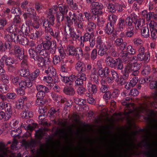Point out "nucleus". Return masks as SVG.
Segmentation results:
<instances>
[{
	"label": "nucleus",
	"mask_w": 157,
	"mask_h": 157,
	"mask_svg": "<svg viewBox=\"0 0 157 157\" xmlns=\"http://www.w3.org/2000/svg\"><path fill=\"white\" fill-rule=\"evenodd\" d=\"M121 103L123 105H126L127 109L128 110V112L125 111L124 113L125 116L128 119L131 118V116L136 117H139V113L146 110L145 106L144 105H141L139 107L136 108L134 104H129L125 100H122Z\"/></svg>",
	"instance_id": "f257e3e1"
},
{
	"label": "nucleus",
	"mask_w": 157,
	"mask_h": 157,
	"mask_svg": "<svg viewBox=\"0 0 157 157\" xmlns=\"http://www.w3.org/2000/svg\"><path fill=\"white\" fill-rule=\"evenodd\" d=\"M29 52L30 57L34 59L36 58V56L39 55L43 56L47 55L46 51L43 49L41 45H38L36 48L35 50L32 48L30 49L29 50Z\"/></svg>",
	"instance_id": "f03ea898"
},
{
	"label": "nucleus",
	"mask_w": 157,
	"mask_h": 157,
	"mask_svg": "<svg viewBox=\"0 0 157 157\" xmlns=\"http://www.w3.org/2000/svg\"><path fill=\"white\" fill-rule=\"evenodd\" d=\"M53 10H50L48 12L47 15V18L44 21H43V26L45 28V31H47V29L50 28L51 25L54 24L55 18L53 15H52Z\"/></svg>",
	"instance_id": "7ed1b4c3"
},
{
	"label": "nucleus",
	"mask_w": 157,
	"mask_h": 157,
	"mask_svg": "<svg viewBox=\"0 0 157 157\" xmlns=\"http://www.w3.org/2000/svg\"><path fill=\"white\" fill-rule=\"evenodd\" d=\"M15 63L14 59L10 57H7L6 56H4L2 57L0 60V65L1 67H3L5 63L9 66V69L10 71H12L15 69V68L12 66V64Z\"/></svg>",
	"instance_id": "20e7f679"
},
{
	"label": "nucleus",
	"mask_w": 157,
	"mask_h": 157,
	"mask_svg": "<svg viewBox=\"0 0 157 157\" xmlns=\"http://www.w3.org/2000/svg\"><path fill=\"white\" fill-rule=\"evenodd\" d=\"M58 8L60 12L62 14V17L61 20V21L64 20L66 23L70 25L72 24L73 22L69 16H64V15L67 12L68 10L67 6L59 5Z\"/></svg>",
	"instance_id": "39448f33"
},
{
	"label": "nucleus",
	"mask_w": 157,
	"mask_h": 157,
	"mask_svg": "<svg viewBox=\"0 0 157 157\" xmlns=\"http://www.w3.org/2000/svg\"><path fill=\"white\" fill-rule=\"evenodd\" d=\"M145 48L143 46H141L138 48V54L137 55V58L139 60L145 61L150 58L149 52H145Z\"/></svg>",
	"instance_id": "423d86ee"
},
{
	"label": "nucleus",
	"mask_w": 157,
	"mask_h": 157,
	"mask_svg": "<svg viewBox=\"0 0 157 157\" xmlns=\"http://www.w3.org/2000/svg\"><path fill=\"white\" fill-rule=\"evenodd\" d=\"M148 145H149L151 155L152 157H157V137L151 140Z\"/></svg>",
	"instance_id": "0eeeda50"
},
{
	"label": "nucleus",
	"mask_w": 157,
	"mask_h": 157,
	"mask_svg": "<svg viewBox=\"0 0 157 157\" xmlns=\"http://www.w3.org/2000/svg\"><path fill=\"white\" fill-rule=\"evenodd\" d=\"M68 15L71 18V17L72 20L73 21L75 24L78 26V27L80 29H82L83 27V24L81 22H78L79 20V14L74 13L72 15V13L71 12H69Z\"/></svg>",
	"instance_id": "6e6552de"
},
{
	"label": "nucleus",
	"mask_w": 157,
	"mask_h": 157,
	"mask_svg": "<svg viewBox=\"0 0 157 157\" xmlns=\"http://www.w3.org/2000/svg\"><path fill=\"white\" fill-rule=\"evenodd\" d=\"M112 47V44L110 43H106V44L97 47L99 48L98 53L99 55L103 56L106 53L108 49H110Z\"/></svg>",
	"instance_id": "1a4fd4ad"
},
{
	"label": "nucleus",
	"mask_w": 157,
	"mask_h": 157,
	"mask_svg": "<svg viewBox=\"0 0 157 157\" xmlns=\"http://www.w3.org/2000/svg\"><path fill=\"white\" fill-rule=\"evenodd\" d=\"M10 108L6 110L5 113L2 111L0 112V119L7 121L10 119L12 116V110H10Z\"/></svg>",
	"instance_id": "9d476101"
},
{
	"label": "nucleus",
	"mask_w": 157,
	"mask_h": 157,
	"mask_svg": "<svg viewBox=\"0 0 157 157\" xmlns=\"http://www.w3.org/2000/svg\"><path fill=\"white\" fill-rule=\"evenodd\" d=\"M21 36L15 35V34H10L6 35L5 38V40L9 42L13 41L15 42H18L19 38L21 37Z\"/></svg>",
	"instance_id": "9b49d317"
},
{
	"label": "nucleus",
	"mask_w": 157,
	"mask_h": 157,
	"mask_svg": "<svg viewBox=\"0 0 157 157\" xmlns=\"http://www.w3.org/2000/svg\"><path fill=\"white\" fill-rule=\"evenodd\" d=\"M45 93L38 92L37 93L36 95L37 99L36 101L37 105L41 106L46 103V101H44L45 100L44 99V97L45 96Z\"/></svg>",
	"instance_id": "f8f14e48"
},
{
	"label": "nucleus",
	"mask_w": 157,
	"mask_h": 157,
	"mask_svg": "<svg viewBox=\"0 0 157 157\" xmlns=\"http://www.w3.org/2000/svg\"><path fill=\"white\" fill-rule=\"evenodd\" d=\"M86 79V74L84 73H79L78 78L75 81V86H78L81 85L83 84V82L85 81Z\"/></svg>",
	"instance_id": "ddd939ff"
},
{
	"label": "nucleus",
	"mask_w": 157,
	"mask_h": 157,
	"mask_svg": "<svg viewBox=\"0 0 157 157\" xmlns=\"http://www.w3.org/2000/svg\"><path fill=\"white\" fill-rule=\"evenodd\" d=\"M19 86L22 89H26L32 86V83L30 80H21L18 83Z\"/></svg>",
	"instance_id": "4468645a"
},
{
	"label": "nucleus",
	"mask_w": 157,
	"mask_h": 157,
	"mask_svg": "<svg viewBox=\"0 0 157 157\" xmlns=\"http://www.w3.org/2000/svg\"><path fill=\"white\" fill-rule=\"evenodd\" d=\"M75 68L79 73H82L86 70L85 65L82 62L78 61L75 65Z\"/></svg>",
	"instance_id": "2eb2a0df"
},
{
	"label": "nucleus",
	"mask_w": 157,
	"mask_h": 157,
	"mask_svg": "<svg viewBox=\"0 0 157 157\" xmlns=\"http://www.w3.org/2000/svg\"><path fill=\"white\" fill-rule=\"evenodd\" d=\"M114 44L122 51L124 50L126 46V43H124L123 40L121 38L117 39L114 42Z\"/></svg>",
	"instance_id": "dca6fc26"
},
{
	"label": "nucleus",
	"mask_w": 157,
	"mask_h": 157,
	"mask_svg": "<svg viewBox=\"0 0 157 157\" xmlns=\"http://www.w3.org/2000/svg\"><path fill=\"white\" fill-rule=\"evenodd\" d=\"M135 60L134 59H132L131 61V62L128 63L124 69V72L125 73H124V75L126 76H128V73L131 72L132 70H134L133 67V63H131V61L133 60Z\"/></svg>",
	"instance_id": "f3484780"
},
{
	"label": "nucleus",
	"mask_w": 157,
	"mask_h": 157,
	"mask_svg": "<svg viewBox=\"0 0 157 157\" xmlns=\"http://www.w3.org/2000/svg\"><path fill=\"white\" fill-rule=\"evenodd\" d=\"M0 75L2 80L3 82L8 83L9 82V77L6 74L5 71L2 68L3 67H1L0 65Z\"/></svg>",
	"instance_id": "a211bd4d"
},
{
	"label": "nucleus",
	"mask_w": 157,
	"mask_h": 157,
	"mask_svg": "<svg viewBox=\"0 0 157 157\" xmlns=\"http://www.w3.org/2000/svg\"><path fill=\"white\" fill-rule=\"evenodd\" d=\"M133 63V67L134 70H132L133 72L132 73V75L133 76H136L138 74L139 72L138 70L140 68V64L137 63V61L135 60H133L131 61V63Z\"/></svg>",
	"instance_id": "6ab92c4d"
},
{
	"label": "nucleus",
	"mask_w": 157,
	"mask_h": 157,
	"mask_svg": "<svg viewBox=\"0 0 157 157\" xmlns=\"http://www.w3.org/2000/svg\"><path fill=\"white\" fill-rule=\"evenodd\" d=\"M110 73V71L108 68L105 67L104 69L101 68L99 69L98 74L101 77L104 76L106 77V75H108Z\"/></svg>",
	"instance_id": "aec40b11"
},
{
	"label": "nucleus",
	"mask_w": 157,
	"mask_h": 157,
	"mask_svg": "<svg viewBox=\"0 0 157 157\" xmlns=\"http://www.w3.org/2000/svg\"><path fill=\"white\" fill-rule=\"evenodd\" d=\"M92 73L91 75V78L95 83L98 82V71L95 68H93L92 71Z\"/></svg>",
	"instance_id": "412c9836"
},
{
	"label": "nucleus",
	"mask_w": 157,
	"mask_h": 157,
	"mask_svg": "<svg viewBox=\"0 0 157 157\" xmlns=\"http://www.w3.org/2000/svg\"><path fill=\"white\" fill-rule=\"evenodd\" d=\"M53 99L57 103H63L66 101V99L64 98L55 94H52V95Z\"/></svg>",
	"instance_id": "4be33fe9"
},
{
	"label": "nucleus",
	"mask_w": 157,
	"mask_h": 157,
	"mask_svg": "<svg viewBox=\"0 0 157 157\" xmlns=\"http://www.w3.org/2000/svg\"><path fill=\"white\" fill-rule=\"evenodd\" d=\"M38 55V56H36V58L34 59L36 61L39 67H41L44 65L45 61L44 58Z\"/></svg>",
	"instance_id": "5701e85b"
},
{
	"label": "nucleus",
	"mask_w": 157,
	"mask_h": 157,
	"mask_svg": "<svg viewBox=\"0 0 157 157\" xmlns=\"http://www.w3.org/2000/svg\"><path fill=\"white\" fill-rule=\"evenodd\" d=\"M134 24L136 29H139L144 25L145 20L143 19H139L137 20L136 22H134Z\"/></svg>",
	"instance_id": "b1692460"
},
{
	"label": "nucleus",
	"mask_w": 157,
	"mask_h": 157,
	"mask_svg": "<svg viewBox=\"0 0 157 157\" xmlns=\"http://www.w3.org/2000/svg\"><path fill=\"white\" fill-rule=\"evenodd\" d=\"M9 107H10V110H12V106L10 104L3 101L0 102V110L5 109L6 111V110Z\"/></svg>",
	"instance_id": "393cba45"
},
{
	"label": "nucleus",
	"mask_w": 157,
	"mask_h": 157,
	"mask_svg": "<svg viewBox=\"0 0 157 157\" xmlns=\"http://www.w3.org/2000/svg\"><path fill=\"white\" fill-rule=\"evenodd\" d=\"M45 72L47 74H48L49 76L51 77L54 76L56 75V70L52 66L48 67L47 70H45Z\"/></svg>",
	"instance_id": "a878e982"
},
{
	"label": "nucleus",
	"mask_w": 157,
	"mask_h": 157,
	"mask_svg": "<svg viewBox=\"0 0 157 157\" xmlns=\"http://www.w3.org/2000/svg\"><path fill=\"white\" fill-rule=\"evenodd\" d=\"M96 25L93 22H89L85 25L86 30L89 32H93L96 28Z\"/></svg>",
	"instance_id": "bb28decb"
},
{
	"label": "nucleus",
	"mask_w": 157,
	"mask_h": 157,
	"mask_svg": "<svg viewBox=\"0 0 157 157\" xmlns=\"http://www.w3.org/2000/svg\"><path fill=\"white\" fill-rule=\"evenodd\" d=\"M18 31L17 28L15 25H12L8 27L7 29V32L8 33L15 34V35H17V33Z\"/></svg>",
	"instance_id": "cd10ccee"
},
{
	"label": "nucleus",
	"mask_w": 157,
	"mask_h": 157,
	"mask_svg": "<svg viewBox=\"0 0 157 157\" xmlns=\"http://www.w3.org/2000/svg\"><path fill=\"white\" fill-rule=\"evenodd\" d=\"M141 35L145 38H148L150 35L149 29L147 27H144L141 30Z\"/></svg>",
	"instance_id": "c85d7f7f"
},
{
	"label": "nucleus",
	"mask_w": 157,
	"mask_h": 157,
	"mask_svg": "<svg viewBox=\"0 0 157 157\" xmlns=\"http://www.w3.org/2000/svg\"><path fill=\"white\" fill-rule=\"evenodd\" d=\"M106 62L108 65L112 67L116 66V61L111 57H107L106 59Z\"/></svg>",
	"instance_id": "c756f323"
},
{
	"label": "nucleus",
	"mask_w": 157,
	"mask_h": 157,
	"mask_svg": "<svg viewBox=\"0 0 157 157\" xmlns=\"http://www.w3.org/2000/svg\"><path fill=\"white\" fill-rule=\"evenodd\" d=\"M27 25L28 26H31L33 27L36 29H38L40 26V23L39 20H34L33 23L32 22V21L31 22H29V21H27Z\"/></svg>",
	"instance_id": "7c9ffc66"
},
{
	"label": "nucleus",
	"mask_w": 157,
	"mask_h": 157,
	"mask_svg": "<svg viewBox=\"0 0 157 157\" xmlns=\"http://www.w3.org/2000/svg\"><path fill=\"white\" fill-rule=\"evenodd\" d=\"M7 149L5 146L2 144H0V157H5L7 156Z\"/></svg>",
	"instance_id": "2f4dec72"
},
{
	"label": "nucleus",
	"mask_w": 157,
	"mask_h": 157,
	"mask_svg": "<svg viewBox=\"0 0 157 157\" xmlns=\"http://www.w3.org/2000/svg\"><path fill=\"white\" fill-rule=\"evenodd\" d=\"M114 30V25L111 23L108 24L106 26L105 30L107 34H111Z\"/></svg>",
	"instance_id": "473e14b6"
},
{
	"label": "nucleus",
	"mask_w": 157,
	"mask_h": 157,
	"mask_svg": "<svg viewBox=\"0 0 157 157\" xmlns=\"http://www.w3.org/2000/svg\"><path fill=\"white\" fill-rule=\"evenodd\" d=\"M87 88L89 91L93 93L96 92L97 90L96 87L95 85H93L90 83H89L87 84Z\"/></svg>",
	"instance_id": "72a5a7b5"
},
{
	"label": "nucleus",
	"mask_w": 157,
	"mask_h": 157,
	"mask_svg": "<svg viewBox=\"0 0 157 157\" xmlns=\"http://www.w3.org/2000/svg\"><path fill=\"white\" fill-rule=\"evenodd\" d=\"M15 53L20 59H22L23 57V55L22 54V51L19 46H15L14 48Z\"/></svg>",
	"instance_id": "f704fd0d"
},
{
	"label": "nucleus",
	"mask_w": 157,
	"mask_h": 157,
	"mask_svg": "<svg viewBox=\"0 0 157 157\" xmlns=\"http://www.w3.org/2000/svg\"><path fill=\"white\" fill-rule=\"evenodd\" d=\"M63 91L65 94L68 95H72L75 93L74 90L71 87H65Z\"/></svg>",
	"instance_id": "c9c22d12"
},
{
	"label": "nucleus",
	"mask_w": 157,
	"mask_h": 157,
	"mask_svg": "<svg viewBox=\"0 0 157 157\" xmlns=\"http://www.w3.org/2000/svg\"><path fill=\"white\" fill-rule=\"evenodd\" d=\"M52 42L49 40H48L46 42L42 43L40 45H42V47L43 49L46 51V50H49L50 48L51 47L52 45Z\"/></svg>",
	"instance_id": "e433bc0d"
},
{
	"label": "nucleus",
	"mask_w": 157,
	"mask_h": 157,
	"mask_svg": "<svg viewBox=\"0 0 157 157\" xmlns=\"http://www.w3.org/2000/svg\"><path fill=\"white\" fill-rule=\"evenodd\" d=\"M23 16L25 21V23L26 25H27V21H29L30 22H31V21H32V18H33L35 17L32 15L30 14L28 12L24 13L23 15Z\"/></svg>",
	"instance_id": "4c0bfd02"
},
{
	"label": "nucleus",
	"mask_w": 157,
	"mask_h": 157,
	"mask_svg": "<svg viewBox=\"0 0 157 157\" xmlns=\"http://www.w3.org/2000/svg\"><path fill=\"white\" fill-rule=\"evenodd\" d=\"M36 88L38 92H49L48 89L42 85H38L36 86Z\"/></svg>",
	"instance_id": "58836bf2"
},
{
	"label": "nucleus",
	"mask_w": 157,
	"mask_h": 157,
	"mask_svg": "<svg viewBox=\"0 0 157 157\" xmlns=\"http://www.w3.org/2000/svg\"><path fill=\"white\" fill-rule=\"evenodd\" d=\"M69 25L68 24V26H69ZM69 28V30L70 31V36L72 38L73 40L76 39L79 37V36L77 35L74 32V29H72L71 28H70L69 26H68Z\"/></svg>",
	"instance_id": "ea45409f"
},
{
	"label": "nucleus",
	"mask_w": 157,
	"mask_h": 157,
	"mask_svg": "<svg viewBox=\"0 0 157 157\" xmlns=\"http://www.w3.org/2000/svg\"><path fill=\"white\" fill-rule=\"evenodd\" d=\"M20 75L22 77H25L29 74V70L27 68H23L19 71Z\"/></svg>",
	"instance_id": "a19ab883"
},
{
	"label": "nucleus",
	"mask_w": 157,
	"mask_h": 157,
	"mask_svg": "<svg viewBox=\"0 0 157 157\" xmlns=\"http://www.w3.org/2000/svg\"><path fill=\"white\" fill-rule=\"evenodd\" d=\"M126 50L127 54L131 55H134L136 52V50L131 45H128L127 47Z\"/></svg>",
	"instance_id": "79ce46f5"
},
{
	"label": "nucleus",
	"mask_w": 157,
	"mask_h": 157,
	"mask_svg": "<svg viewBox=\"0 0 157 157\" xmlns=\"http://www.w3.org/2000/svg\"><path fill=\"white\" fill-rule=\"evenodd\" d=\"M109 20L110 21V23H111L113 25L115 23L117 19V17L114 14L110 15L108 17Z\"/></svg>",
	"instance_id": "37998d69"
},
{
	"label": "nucleus",
	"mask_w": 157,
	"mask_h": 157,
	"mask_svg": "<svg viewBox=\"0 0 157 157\" xmlns=\"http://www.w3.org/2000/svg\"><path fill=\"white\" fill-rule=\"evenodd\" d=\"M134 44L136 46H139L142 44L143 43V40L140 38H136L133 40Z\"/></svg>",
	"instance_id": "c03bdc74"
},
{
	"label": "nucleus",
	"mask_w": 157,
	"mask_h": 157,
	"mask_svg": "<svg viewBox=\"0 0 157 157\" xmlns=\"http://www.w3.org/2000/svg\"><path fill=\"white\" fill-rule=\"evenodd\" d=\"M9 86L4 84H0V92L3 93L6 92V91L9 89Z\"/></svg>",
	"instance_id": "a18cd8bd"
},
{
	"label": "nucleus",
	"mask_w": 157,
	"mask_h": 157,
	"mask_svg": "<svg viewBox=\"0 0 157 157\" xmlns=\"http://www.w3.org/2000/svg\"><path fill=\"white\" fill-rule=\"evenodd\" d=\"M92 37V35H91L89 33H85L84 36H81L80 39L81 41L83 40V41H88L90 40Z\"/></svg>",
	"instance_id": "49530a36"
},
{
	"label": "nucleus",
	"mask_w": 157,
	"mask_h": 157,
	"mask_svg": "<svg viewBox=\"0 0 157 157\" xmlns=\"http://www.w3.org/2000/svg\"><path fill=\"white\" fill-rule=\"evenodd\" d=\"M92 7L98 10H101L103 8L102 4L97 2H95L92 4Z\"/></svg>",
	"instance_id": "de8ad7c7"
},
{
	"label": "nucleus",
	"mask_w": 157,
	"mask_h": 157,
	"mask_svg": "<svg viewBox=\"0 0 157 157\" xmlns=\"http://www.w3.org/2000/svg\"><path fill=\"white\" fill-rule=\"evenodd\" d=\"M150 30H157V23L151 21L149 24Z\"/></svg>",
	"instance_id": "09e8293b"
},
{
	"label": "nucleus",
	"mask_w": 157,
	"mask_h": 157,
	"mask_svg": "<svg viewBox=\"0 0 157 157\" xmlns=\"http://www.w3.org/2000/svg\"><path fill=\"white\" fill-rule=\"evenodd\" d=\"M18 123V121L14 119L11 121L10 125L11 127L15 128L17 127Z\"/></svg>",
	"instance_id": "8fccbe9b"
},
{
	"label": "nucleus",
	"mask_w": 157,
	"mask_h": 157,
	"mask_svg": "<svg viewBox=\"0 0 157 157\" xmlns=\"http://www.w3.org/2000/svg\"><path fill=\"white\" fill-rule=\"evenodd\" d=\"M19 41L20 44L24 45L27 44L28 43V39L24 36H22V38L20 40L19 39Z\"/></svg>",
	"instance_id": "3c124183"
},
{
	"label": "nucleus",
	"mask_w": 157,
	"mask_h": 157,
	"mask_svg": "<svg viewBox=\"0 0 157 157\" xmlns=\"http://www.w3.org/2000/svg\"><path fill=\"white\" fill-rule=\"evenodd\" d=\"M67 49L68 51V54L69 55H74L76 53L75 48L71 46L68 48Z\"/></svg>",
	"instance_id": "603ef678"
},
{
	"label": "nucleus",
	"mask_w": 157,
	"mask_h": 157,
	"mask_svg": "<svg viewBox=\"0 0 157 157\" xmlns=\"http://www.w3.org/2000/svg\"><path fill=\"white\" fill-rule=\"evenodd\" d=\"M125 22L124 20L122 18L119 19V22L117 26L120 30L123 29L124 26Z\"/></svg>",
	"instance_id": "864d4df0"
},
{
	"label": "nucleus",
	"mask_w": 157,
	"mask_h": 157,
	"mask_svg": "<svg viewBox=\"0 0 157 157\" xmlns=\"http://www.w3.org/2000/svg\"><path fill=\"white\" fill-rule=\"evenodd\" d=\"M111 72L113 79H115L116 81H118L119 78V76L118 73L113 70H112Z\"/></svg>",
	"instance_id": "5fc2aeb1"
},
{
	"label": "nucleus",
	"mask_w": 157,
	"mask_h": 157,
	"mask_svg": "<svg viewBox=\"0 0 157 157\" xmlns=\"http://www.w3.org/2000/svg\"><path fill=\"white\" fill-rule=\"evenodd\" d=\"M105 44H104L103 43L101 37L100 36H98L96 39V47L97 48Z\"/></svg>",
	"instance_id": "6e6d98bb"
},
{
	"label": "nucleus",
	"mask_w": 157,
	"mask_h": 157,
	"mask_svg": "<svg viewBox=\"0 0 157 157\" xmlns=\"http://www.w3.org/2000/svg\"><path fill=\"white\" fill-rule=\"evenodd\" d=\"M108 8L109 11L112 13L115 12L116 10V6L112 4H109L108 6Z\"/></svg>",
	"instance_id": "4d7b16f0"
},
{
	"label": "nucleus",
	"mask_w": 157,
	"mask_h": 157,
	"mask_svg": "<svg viewBox=\"0 0 157 157\" xmlns=\"http://www.w3.org/2000/svg\"><path fill=\"white\" fill-rule=\"evenodd\" d=\"M135 18H130L129 17H127L126 19V23L128 26H131Z\"/></svg>",
	"instance_id": "13d9d810"
},
{
	"label": "nucleus",
	"mask_w": 157,
	"mask_h": 157,
	"mask_svg": "<svg viewBox=\"0 0 157 157\" xmlns=\"http://www.w3.org/2000/svg\"><path fill=\"white\" fill-rule=\"evenodd\" d=\"M142 13H144L146 14L147 19L148 21L152 18L154 15V13L153 12H150L149 13H147L146 11H143Z\"/></svg>",
	"instance_id": "bf43d9fd"
},
{
	"label": "nucleus",
	"mask_w": 157,
	"mask_h": 157,
	"mask_svg": "<svg viewBox=\"0 0 157 157\" xmlns=\"http://www.w3.org/2000/svg\"><path fill=\"white\" fill-rule=\"evenodd\" d=\"M20 79L21 78L18 76L14 77L12 78V82L14 85H17L18 84V82H20Z\"/></svg>",
	"instance_id": "052dcab7"
},
{
	"label": "nucleus",
	"mask_w": 157,
	"mask_h": 157,
	"mask_svg": "<svg viewBox=\"0 0 157 157\" xmlns=\"http://www.w3.org/2000/svg\"><path fill=\"white\" fill-rule=\"evenodd\" d=\"M91 12L93 14L95 15L101 14L102 13L101 10L95 9L93 7H92V8L91 10Z\"/></svg>",
	"instance_id": "680f3d73"
},
{
	"label": "nucleus",
	"mask_w": 157,
	"mask_h": 157,
	"mask_svg": "<svg viewBox=\"0 0 157 157\" xmlns=\"http://www.w3.org/2000/svg\"><path fill=\"white\" fill-rule=\"evenodd\" d=\"M40 71L39 69H36L34 72H33L31 75V78L34 79V78H36L39 75Z\"/></svg>",
	"instance_id": "e2e57ef3"
},
{
	"label": "nucleus",
	"mask_w": 157,
	"mask_h": 157,
	"mask_svg": "<svg viewBox=\"0 0 157 157\" xmlns=\"http://www.w3.org/2000/svg\"><path fill=\"white\" fill-rule=\"evenodd\" d=\"M133 29L128 28L126 32V35L128 37H130L133 35Z\"/></svg>",
	"instance_id": "0e129e2a"
},
{
	"label": "nucleus",
	"mask_w": 157,
	"mask_h": 157,
	"mask_svg": "<svg viewBox=\"0 0 157 157\" xmlns=\"http://www.w3.org/2000/svg\"><path fill=\"white\" fill-rule=\"evenodd\" d=\"M138 80V77H135L133 78L130 81L129 83L133 87H134L137 83Z\"/></svg>",
	"instance_id": "69168bd1"
},
{
	"label": "nucleus",
	"mask_w": 157,
	"mask_h": 157,
	"mask_svg": "<svg viewBox=\"0 0 157 157\" xmlns=\"http://www.w3.org/2000/svg\"><path fill=\"white\" fill-rule=\"evenodd\" d=\"M150 71V69L149 66H146L144 67V68L142 71V74L144 75L148 74Z\"/></svg>",
	"instance_id": "338daca9"
},
{
	"label": "nucleus",
	"mask_w": 157,
	"mask_h": 157,
	"mask_svg": "<svg viewBox=\"0 0 157 157\" xmlns=\"http://www.w3.org/2000/svg\"><path fill=\"white\" fill-rule=\"evenodd\" d=\"M36 135L38 138H40L43 135V130L42 129H40L36 132Z\"/></svg>",
	"instance_id": "774afa93"
}]
</instances>
